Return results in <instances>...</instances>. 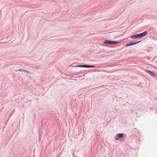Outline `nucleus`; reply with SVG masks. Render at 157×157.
<instances>
[{
    "instance_id": "1",
    "label": "nucleus",
    "mask_w": 157,
    "mask_h": 157,
    "mask_svg": "<svg viewBox=\"0 0 157 157\" xmlns=\"http://www.w3.org/2000/svg\"><path fill=\"white\" fill-rule=\"evenodd\" d=\"M148 32L147 31H145L142 33L137 34L135 35H132L130 38L132 39H136L137 38H140L141 37H144L146 36Z\"/></svg>"
},
{
    "instance_id": "2",
    "label": "nucleus",
    "mask_w": 157,
    "mask_h": 157,
    "mask_svg": "<svg viewBox=\"0 0 157 157\" xmlns=\"http://www.w3.org/2000/svg\"><path fill=\"white\" fill-rule=\"evenodd\" d=\"M126 135L123 133H120L117 134L114 137V139L115 140H118L120 139L123 138L125 137Z\"/></svg>"
},
{
    "instance_id": "3",
    "label": "nucleus",
    "mask_w": 157,
    "mask_h": 157,
    "mask_svg": "<svg viewBox=\"0 0 157 157\" xmlns=\"http://www.w3.org/2000/svg\"><path fill=\"white\" fill-rule=\"evenodd\" d=\"M75 66L77 67H83L86 68H94L96 67V66L94 65L86 64L79 65L77 66Z\"/></svg>"
},
{
    "instance_id": "4",
    "label": "nucleus",
    "mask_w": 157,
    "mask_h": 157,
    "mask_svg": "<svg viewBox=\"0 0 157 157\" xmlns=\"http://www.w3.org/2000/svg\"><path fill=\"white\" fill-rule=\"evenodd\" d=\"M141 41V40H140V41H135L134 42H129L127 44H126L125 45V47H128L130 45H133L134 44H135L138 43L140 42Z\"/></svg>"
},
{
    "instance_id": "5",
    "label": "nucleus",
    "mask_w": 157,
    "mask_h": 157,
    "mask_svg": "<svg viewBox=\"0 0 157 157\" xmlns=\"http://www.w3.org/2000/svg\"><path fill=\"white\" fill-rule=\"evenodd\" d=\"M145 71L146 72L149 74L151 76L153 77H155L156 75L155 74L154 72L150 70L147 69Z\"/></svg>"
},
{
    "instance_id": "6",
    "label": "nucleus",
    "mask_w": 157,
    "mask_h": 157,
    "mask_svg": "<svg viewBox=\"0 0 157 157\" xmlns=\"http://www.w3.org/2000/svg\"><path fill=\"white\" fill-rule=\"evenodd\" d=\"M111 40H105L103 41V44H111Z\"/></svg>"
},
{
    "instance_id": "7",
    "label": "nucleus",
    "mask_w": 157,
    "mask_h": 157,
    "mask_svg": "<svg viewBox=\"0 0 157 157\" xmlns=\"http://www.w3.org/2000/svg\"><path fill=\"white\" fill-rule=\"evenodd\" d=\"M15 71H24V72H26L27 73H28L29 72L28 71H27V70H25V69H18V70H16Z\"/></svg>"
},
{
    "instance_id": "8",
    "label": "nucleus",
    "mask_w": 157,
    "mask_h": 157,
    "mask_svg": "<svg viewBox=\"0 0 157 157\" xmlns=\"http://www.w3.org/2000/svg\"><path fill=\"white\" fill-rule=\"evenodd\" d=\"M119 43V41L116 40H111V44H117Z\"/></svg>"
},
{
    "instance_id": "9",
    "label": "nucleus",
    "mask_w": 157,
    "mask_h": 157,
    "mask_svg": "<svg viewBox=\"0 0 157 157\" xmlns=\"http://www.w3.org/2000/svg\"><path fill=\"white\" fill-rule=\"evenodd\" d=\"M15 111V109H13V113Z\"/></svg>"
},
{
    "instance_id": "10",
    "label": "nucleus",
    "mask_w": 157,
    "mask_h": 157,
    "mask_svg": "<svg viewBox=\"0 0 157 157\" xmlns=\"http://www.w3.org/2000/svg\"><path fill=\"white\" fill-rule=\"evenodd\" d=\"M12 114V113H11V115H10V117H11V115Z\"/></svg>"
}]
</instances>
